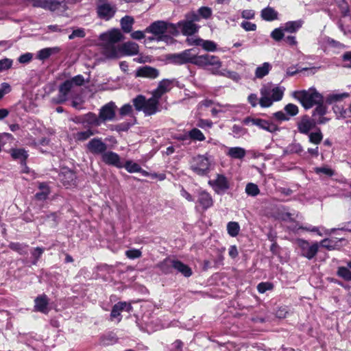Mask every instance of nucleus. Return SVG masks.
I'll use <instances>...</instances> for the list:
<instances>
[{"mask_svg":"<svg viewBox=\"0 0 351 351\" xmlns=\"http://www.w3.org/2000/svg\"><path fill=\"white\" fill-rule=\"evenodd\" d=\"M102 53L108 58H118L122 56H134L138 53V45L136 43L127 42L121 45L119 42L122 34L119 29H112L99 36Z\"/></svg>","mask_w":351,"mask_h":351,"instance_id":"f257e3e1","label":"nucleus"},{"mask_svg":"<svg viewBox=\"0 0 351 351\" xmlns=\"http://www.w3.org/2000/svg\"><path fill=\"white\" fill-rule=\"evenodd\" d=\"M190 169L199 176H207L215 167L213 156L208 152L197 154L189 162Z\"/></svg>","mask_w":351,"mask_h":351,"instance_id":"f03ea898","label":"nucleus"},{"mask_svg":"<svg viewBox=\"0 0 351 351\" xmlns=\"http://www.w3.org/2000/svg\"><path fill=\"white\" fill-rule=\"evenodd\" d=\"M285 88L283 86H273L271 84L263 86L261 90L258 104L262 108L270 107L274 102L280 101Z\"/></svg>","mask_w":351,"mask_h":351,"instance_id":"7ed1b4c3","label":"nucleus"},{"mask_svg":"<svg viewBox=\"0 0 351 351\" xmlns=\"http://www.w3.org/2000/svg\"><path fill=\"white\" fill-rule=\"evenodd\" d=\"M291 95L299 101L305 109H309L323 101L322 95L315 88H309L307 90H295L292 93Z\"/></svg>","mask_w":351,"mask_h":351,"instance_id":"20e7f679","label":"nucleus"},{"mask_svg":"<svg viewBox=\"0 0 351 351\" xmlns=\"http://www.w3.org/2000/svg\"><path fill=\"white\" fill-rule=\"evenodd\" d=\"M133 105L137 111H142L146 116H151L158 112L159 110L158 102L154 98L146 97L142 95H137L132 99Z\"/></svg>","mask_w":351,"mask_h":351,"instance_id":"39448f33","label":"nucleus"},{"mask_svg":"<svg viewBox=\"0 0 351 351\" xmlns=\"http://www.w3.org/2000/svg\"><path fill=\"white\" fill-rule=\"evenodd\" d=\"M199 21V17L195 12H190L185 14V19L178 23V26L182 34L184 36H191L197 33L199 26L195 23Z\"/></svg>","mask_w":351,"mask_h":351,"instance_id":"423d86ee","label":"nucleus"},{"mask_svg":"<svg viewBox=\"0 0 351 351\" xmlns=\"http://www.w3.org/2000/svg\"><path fill=\"white\" fill-rule=\"evenodd\" d=\"M145 32L154 34V36L148 38V40L150 41H165L168 39V36L167 35V25L165 21H158L154 22L146 28Z\"/></svg>","mask_w":351,"mask_h":351,"instance_id":"0eeeda50","label":"nucleus"},{"mask_svg":"<svg viewBox=\"0 0 351 351\" xmlns=\"http://www.w3.org/2000/svg\"><path fill=\"white\" fill-rule=\"evenodd\" d=\"M195 65L203 68L210 66V71L213 74H217L218 69L222 66V62L217 56L209 54L198 56L195 62Z\"/></svg>","mask_w":351,"mask_h":351,"instance_id":"6e6552de","label":"nucleus"},{"mask_svg":"<svg viewBox=\"0 0 351 351\" xmlns=\"http://www.w3.org/2000/svg\"><path fill=\"white\" fill-rule=\"evenodd\" d=\"M96 10L99 18L105 21L111 19L117 12L116 6L108 0H97Z\"/></svg>","mask_w":351,"mask_h":351,"instance_id":"1a4fd4ad","label":"nucleus"},{"mask_svg":"<svg viewBox=\"0 0 351 351\" xmlns=\"http://www.w3.org/2000/svg\"><path fill=\"white\" fill-rule=\"evenodd\" d=\"M208 184L217 194H224L230 189V181L222 174H217L216 178L208 181Z\"/></svg>","mask_w":351,"mask_h":351,"instance_id":"9d476101","label":"nucleus"},{"mask_svg":"<svg viewBox=\"0 0 351 351\" xmlns=\"http://www.w3.org/2000/svg\"><path fill=\"white\" fill-rule=\"evenodd\" d=\"M86 148L93 155H101L107 150L108 145L102 141L101 138H93L86 145Z\"/></svg>","mask_w":351,"mask_h":351,"instance_id":"9b49d317","label":"nucleus"},{"mask_svg":"<svg viewBox=\"0 0 351 351\" xmlns=\"http://www.w3.org/2000/svg\"><path fill=\"white\" fill-rule=\"evenodd\" d=\"M243 123L246 125L251 123L271 133L278 130V128L276 124L258 118L247 117L243 120Z\"/></svg>","mask_w":351,"mask_h":351,"instance_id":"f8f14e48","label":"nucleus"},{"mask_svg":"<svg viewBox=\"0 0 351 351\" xmlns=\"http://www.w3.org/2000/svg\"><path fill=\"white\" fill-rule=\"evenodd\" d=\"M117 106L113 101H110L103 106L99 112L102 123L112 121L115 118Z\"/></svg>","mask_w":351,"mask_h":351,"instance_id":"ddd939ff","label":"nucleus"},{"mask_svg":"<svg viewBox=\"0 0 351 351\" xmlns=\"http://www.w3.org/2000/svg\"><path fill=\"white\" fill-rule=\"evenodd\" d=\"M102 161L108 165L114 166L117 168H123V162H122L120 156L117 153L107 150L101 156Z\"/></svg>","mask_w":351,"mask_h":351,"instance_id":"4468645a","label":"nucleus"},{"mask_svg":"<svg viewBox=\"0 0 351 351\" xmlns=\"http://www.w3.org/2000/svg\"><path fill=\"white\" fill-rule=\"evenodd\" d=\"M315 126V121H312L308 115L302 116L297 122L298 130L302 134H308Z\"/></svg>","mask_w":351,"mask_h":351,"instance_id":"2eb2a0df","label":"nucleus"},{"mask_svg":"<svg viewBox=\"0 0 351 351\" xmlns=\"http://www.w3.org/2000/svg\"><path fill=\"white\" fill-rule=\"evenodd\" d=\"M58 176L60 181L66 188L76 185V175L73 171L64 169Z\"/></svg>","mask_w":351,"mask_h":351,"instance_id":"dca6fc26","label":"nucleus"},{"mask_svg":"<svg viewBox=\"0 0 351 351\" xmlns=\"http://www.w3.org/2000/svg\"><path fill=\"white\" fill-rule=\"evenodd\" d=\"M300 247L302 249V254L308 259H312L317 253L319 245L317 243L310 245L306 241H300Z\"/></svg>","mask_w":351,"mask_h":351,"instance_id":"f3484780","label":"nucleus"},{"mask_svg":"<svg viewBox=\"0 0 351 351\" xmlns=\"http://www.w3.org/2000/svg\"><path fill=\"white\" fill-rule=\"evenodd\" d=\"M132 308V307L130 304L125 302H119L113 306L110 317L111 319L118 318V322H119L121 320V317H120L121 313L123 311L130 312Z\"/></svg>","mask_w":351,"mask_h":351,"instance_id":"a211bd4d","label":"nucleus"},{"mask_svg":"<svg viewBox=\"0 0 351 351\" xmlns=\"http://www.w3.org/2000/svg\"><path fill=\"white\" fill-rule=\"evenodd\" d=\"M80 123L87 126H99L101 121L99 116L93 112H88L80 118Z\"/></svg>","mask_w":351,"mask_h":351,"instance_id":"6ab92c4d","label":"nucleus"},{"mask_svg":"<svg viewBox=\"0 0 351 351\" xmlns=\"http://www.w3.org/2000/svg\"><path fill=\"white\" fill-rule=\"evenodd\" d=\"M197 202L204 210H207L213 205V200L210 194L204 190L198 191Z\"/></svg>","mask_w":351,"mask_h":351,"instance_id":"aec40b11","label":"nucleus"},{"mask_svg":"<svg viewBox=\"0 0 351 351\" xmlns=\"http://www.w3.org/2000/svg\"><path fill=\"white\" fill-rule=\"evenodd\" d=\"M34 310L47 314L49 312V299L45 294L40 295L34 300Z\"/></svg>","mask_w":351,"mask_h":351,"instance_id":"412c9836","label":"nucleus"},{"mask_svg":"<svg viewBox=\"0 0 351 351\" xmlns=\"http://www.w3.org/2000/svg\"><path fill=\"white\" fill-rule=\"evenodd\" d=\"M158 75L159 71L156 69L149 66L139 67L136 73V77H148L150 79H155Z\"/></svg>","mask_w":351,"mask_h":351,"instance_id":"4be33fe9","label":"nucleus"},{"mask_svg":"<svg viewBox=\"0 0 351 351\" xmlns=\"http://www.w3.org/2000/svg\"><path fill=\"white\" fill-rule=\"evenodd\" d=\"M73 90V87L71 82L68 80L64 82L59 87V93L58 95V103H62L67 100L69 94Z\"/></svg>","mask_w":351,"mask_h":351,"instance_id":"5701e85b","label":"nucleus"},{"mask_svg":"<svg viewBox=\"0 0 351 351\" xmlns=\"http://www.w3.org/2000/svg\"><path fill=\"white\" fill-rule=\"evenodd\" d=\"M226 154L232 159H243L246 155V151L241 147H226Z\"/></svg>","mask_w":351,"mask_h":351,"instance_id":"b1692460","label":"nucleus"},{"mask_svg":"<svg viewBox=\"0 0 351 351\" xmlns=\"http://www.w3.org/2000/svg\"><path fill=\"white\" fill-rule=\"evenodd\" d=\"M175 261L176 260L169 258H165L163 261L158 265V267L163 274H171L174 269Z\"/></svg>","mask_w":351,"mask_h":351,"instance_id":"393cba45","label":"nucleus"},{"mask_svg":"<svg viewBox=\"0 0 351 351\" xmlns=\"http://www.w3.org/2000/svg\"><path fill=\"white\" fill-rule=\"evenodd\" d=\"M278 13L273 8L267 6L261 12V18L267 21H272L278 19Z\"/></svg>","mask_w":351,"mask_h":351,"instance_id":"a878e982","label":"nucleus"},{"mask_svg":"<svg viewBox=\"0 0 351 351\" xmlns=\"http://www.w3.org/2000/svg\"><path fill=\"white\" fill-rule=\"evenodd\" d=\"M97 133V130L88 128L86 130L76 132L74 134V138L77 141H85Z\"/></svg>","mask_w":351,"mask_h":351,"instance_id":"bb28decb","label":"nucleus"},{"mask_svg":"<svg viewBox=\"0 0 351 351\" xmlns=\"http://www.w3.org/2000/svg\"><path fill=\"white\" fill-rule=\"evenodd\" d=\"M272 66L269 62H264L258 66L255 71V76L256 78L262 79L266 76L271 71Z\"/></svg>","mask_w":351,"mask_h":351,"instance_id":"cd10ccee","label":"nucleus"},{"mask_svg":"<svg viewBox=\"0 0 351 351\" xmlns=\"http://www.w3.org/2000/svg\"><path fill=\"white\" fill-rule=\"evenodd\" d=\"M174 269L181 273L185 277H189L192 275L191 269L182 262L176 260Z\"/></svg>","mask_w":351,"mask_h":351,"instance_id":"c85d7f7f","label":"nucleus"},{"mask_svg":"<svg viewBox=\"0 0 351 351\" xmlns=\"http://www.w3.org/2000/svg\"><path fill=\"white\" fill-rule=\"evenodd\" d=\"M38 189L40 191L36 193L35 198L40 201L45 200L50 193L49 187L47 184L42 182L39 184Z\"/></svg>","mask_w":351,"mask_h":351,"instance_id":"c756f323","label":"nucleus"},{"mask_svg":"<svg viewBox=\"0 0 351 351\" xmlns=\"http://www.w3.org/2000/svg\"><path fill=\"white\" fill-rule=\"evenodd\" d=\"M188 135L190 139V143H191L192 141H204L206 139L203 132L196 128L188 131Z\"/></svg>","mask_w":351,"mask_h":351,"instance_id":"7c9ffc66","label":"nucleus"},{"mask_svg":"<svg viewBox=\"0 0 351 351\" xmlns=\"http://www.w3.org/2000/svg\"><path fill=\"white\" fill-rule=\"evenodd\" d=\"M123 167L129 172V173H141L143 175H147V173L143 170L141 166L134 162L131 160H128L123 164Z\"/></svg>","mask_w":351,"mask_h":351,"instance_id":"2f4dec72","label":"nucleus"},{"mask_svg":"<svg viewBox=\"0 0 351 351\" xmlns=\"http://www.w3.org/2000/svg\"><path fill=\"white\" fill-rule=\"evenodd\" d=\"M303 152V147L299 143H292L289 144L283 150L284 155H289L293 154H300Z\"/></svg>","mask_w":351,"mask_h":351,"instance_id":"473e14b6","label":"nucleus"},{"mask_svg":"<svg viewBox=\"0 0 351 351\" xmlns=\"http://www.w3.org/2000/svg\"><path fill=\"white\" fill-rule=\"evenodd\" d=\"M349 95H350L348 93H330L327 95V97H326V102L328 104H332L334 103L340 101L345 98L348 97Z\"/></svg>","mask_w":351,"mask_h":351,"instance_id":"72a5a7b5","label":"nucleus"},{"mask_svg":"<svg viewBox=\"0 0 351 351\" xmlns=\"http://www.w3.org/2000/svg\"><path fill=\"white\" fill-rule=\"evenodd\" d=\"M184 56V59L187 63H191L195 64L196 59L198 58L197 52L195 49H186L181 52Z\"/></svg>","mask_w":351,"mask_h":351,"instance_id":"f704fd0d","label":"nucleus"},{"mask_svg":"<svg viewBox=\"0 0 351 351\" xmlns=\"http://www.w3.org/2000/svg\"><path fill=\"white\" fill-rule=\"evenodd\" d=\"M332 110L338 119L350 118L348 108H345L340 104H335Z\"/></svg>","mask_w":351,"mask_h":351,"instance_id":"c9c22d12","label":"nucleus"},{"mask_svg":"<svg viewBox=\"0 0 351 351\" xmlns=\"http://www.w3.org/2000/svg\"><path fill=\"white\" fill-rule=\"evenodd\" d=\"M332 110L338 119L350 118L348 108H345L340 104H335Z\"/></svg>","mask_w":351,"mask_h":351,"instance_id":"e433bc0d","label":"nucleus"},{"mask_svg":"<svg viewBox=\"0 0 351 351\" xmlns=\"http://www.w3.org/2000/svg\"><path fill=\"white\" fill-rule=\"evenodd\" d=\"M303 22L301 20L289 21L284 25V30L287 32L293 33L297 32L302 25Z\"/></svg>","mask_w":351,"mask_h":351,"instance_id":"4c0bfd02","label":"nucleus"},{"mask_svg":"<svg viewBox=\"0 0 351 351\" xmlns=\"http://www.w3.org/2000/svg\"><path fill=\"white\" fill-rule=\"evenodd\" d=\"M11 156L14 159L19 160L22 164L25 163V160L28 156L27 152L24 149H12Z\"/></svg>","mask_w":351,"mask_h":351,"instance_id":"58836bf2","label":"nucleus"},{"mask_svg":"<svg viewBox=\"0 0 351 351\" xmlns=\"http://www.w3.org/2000/svg\"><path fill=\"white\" fill-rule=\"evenodd\" d=\"M60 48L58 47H51V48H45L38 51V58L39 60H44L48 58L53 53H56L59 52Z\"/></svg>","mask_w":351,"mask_h":351,"instance_id":"ea45409f","label":"nucleus"},{"mask_svg":"<svg viewBox=\"0 0 351 351\" xmlns=\"http://www.w3.org/2000/svg\"><path fill=\"white\" fill-rule=\"evenodd\" d=\"M134 19L132 17L125 16L121 20V26L123 31L125 33H129L132 31Z\"/></svg>","mask_w":351,"mask_h":351,"instance_id":"a19ab883","label":"nucleus"},{"mask_svg":"<svg viewBox=\"0 0 351 351\" xmlns=\"http://www.w3.org/2000/svg\"><path fill=\"white\" fill-rule=\"evenodd\" d=\"M343 239L337 240V238L333 239H325L320 242V245L328 250H332L337 248V243L341 241Z\"/></svg>","mask_w":351,"mask_h":351,"instance_id":"79ce46f5","label":"nucleus"},{"mask_svg":"<svg viewBox=\"0 0 351 351\" xmlns=\"http://www.w3.org/2000/svg\"><path fill=\"white\" fill-rule=\"evenodd\" d=\"M9 247L22 255H25L28 253V245L24 243H11L9 245Z\"/></svg>","mask_w":351,"mask_h":351,"instance_id":"37998d69","label":"nucleus"},{"mask_svg":"<svg viewBox=\"0 0 351 351\" xmlns=\"http://www.w3.org/2000/svg\"><path fill=\"white\" fill-rule=\"evenodd\" d=\"M216 75L226 77L230 78L235 82H239L241 80V77L238 73H237L235 71H230L226 70V69L222 70V71L218 69V72L217 73Z\"/></svg>","mask_w":351,"mask_h":351,"instance_id":"c03bdc74","label":"nucleus"},{"mask_svg":"<svg viewBox=\"0 0 351 351\" xmlns=\"http://www.w3.org/2000/svg\"><path fill=\"white\" fill-rule=\"evenodd\" d=\"M227 231L230 236L237 237L240 231V226L237 222L230 221L227 224Z\"/></svg>","mask_w":351,"mask_h":351,"instance_id":"a18cd8bd","label":"nucleus"},{"mask_svg":"<svg viewBox=\"0 0 351 351\" xmlns=\"http://www.w3.org/2000/svg\"><path fill=\"white\" fill-rule=\"evenodd\" d=\"M308 135L309 141L315 145L319 144L323 139V134L319 128H318L315 132H311Z\"/></svg>","mask_w":351,"mask_h":351,"instance_id":"49530a36","label":"nucleus"},{"mask_svg":"<svg viewBox=\"0 0 351 351\" xmlns=\"http://www.w3.org/2000/svg\"><path fill=\"white\" fill-rule=\"evenodd\" d=\"M314 171L317 175H325L328 177H332L335 175V171L328 166L317 167L314 168Z\"/></svg>","mask_w":351,"mask_h":351,"instance_id":"de8ad7c7","label":"nucleus"},{"mask_svg":"<svg viewBox=\"0 0 351 351\" xmlns=\"http://www.w3.org/2000/svg\"><path fill=\"white\" fill-rule=\"evenodd\" d=\"M245 191L249 196L252 197H256L260 193L258 185L252 182L247 184Z\"/></svg>","mask_w":351,"mask_h":351,"instance_id":"09e8293b","label":"nucleus"},{"mask_svg":"<svg viewBox=\"0 0 351 351\" xmlns=\"http://www.w3.org/2000/svg\"><path fill=\"white\" fill-rule=\"evenodd\" d=\"M195 13L199 15V19L201 18L208 19L211 16L213 12L211 8L206 6H203L199 8L197 10V12Z\"/></svg>","mask_w":351,"mask_h":351,"instance_id":"8fccbe9b","label":"nucleus"},{"mask_svg":"<svg viewBox=\"0 0 351 351\" xmlns=\"http://www.w3.org/2000/svg\"><path fill=\"white\" fill-rule=\"evenodd\" d=\"M201 47L206 51H215L217 50V44L209 40L202 39Z\"/></svg>","mask_w":351,"mask_h":351,"instance_id":"3c124183","label":"nucleus"},{"mask_svg":"<svg viewBox=\"0 0 351 351\" xmlns=\"http://www.w3.org/2000/svg\"><path fill=\"white\" fill-rule=\"evenodd\" d=\"M117 339L114 334H108L101 337V343L104 346H109L115 343Z\"/></svg>","mask_w":351,"mask_h":351,"instance_id":"603ef678","label":"nucleus"},{"mask_svg":"<svg viewBox=\"0 0 351 351\" xmlns=\"http://www.w3.org/2000/svg\"><path fill=\"white\" fill-rule=\"evenodd\" d=\"M46 8L50 10L54 11L60 8V5L64 3V0H45Z\"/></svg>","mask_w":351,"mask_h":351,"instance_id":"864d4df0","label":"nucleus"},{"mask_svg":"<svg viewBox=\"0 0 351 351\" xmlns=\"http://www.w3.org/2000/svg\"><path fill=\"white\" fill-rule=\"evenodd\" d=\"M317 106L314 109L312 114V117H317V116L325 115L327 112V108L322 102L316 104Z\"/></svg>","mask_w":351,"mask_h":351,"instance_id":"5fc2aeb1","label":"nucleus"},{"mask_svg":"<svg viewBox=\"0 0 351 351\" xmlns=\"http://www.w3.org/2000/svg\"><path fill=\"white\" fill-rule=\"evenodd\" d=\"M337 274L346 280H351V271L349 267H340L338 269Z\"/></svg>","mask_w":351,"mask_h":351,"instance_id":"6e6d98bb","label":"nucleus"},{"mask_svg":"<svg viewBox=\"0 0 351 351\" xmlns=\"http://www.w3.org/2000/svg\"><path fill=\"white\" fill-rule=\"evenodd\" d=\"M232 132L234 137L239 138L245 135L247 130L241 125H234L232 128Z\"/></svg>","mask_w":351,"mask_h":351,"instance_id":"4d7b16f0","label":"nucleus"},{"mask_svg":"<svg viewBox=\"0 0 351 351\" xmlns=\"http://www.w3.org/2000/svg\"><path fill=\"white\" fill-rule=\"evenodd\" d=\"M169 60L171 62L176 64H186V61L184 59V56H182V53H174L171 54L169 56Z\"/></svg>","mask_w":351,"mask_h":351,"instance_id":"13d9d810","label":"nucleus"},{"mask_svg":"<svg viewBox=\"0 0 351 351\" xmlns=\"http://www.w3.org/2000/svg\"><path fill=\"white\" fill-rule=\"evenodd\" d=\"M173 138L183 143V145H190V139L188 135V131L183 133L176 134L173 136Z\"/></svg>","mask_w":351,"mask_h":351,"instance_id":"bf43d9fd","label":"nucleus"},{"mask_svg":"<svg viewBox=\"0 0 351 351\" xmlns=\"http://www.w3.org/2000/svg\"><path fill=\"white\" fill-rule=\"evenodd\" d=\"M284 27L276 28L271 33V37L276 41H280L284 36Z\"/></svg>","mask_w":351,"mask_h":351,"instance_id":"052dcab7","label":"nucleus"},{"mask_svg":"<svg viewBox=\"0 0 351 351\" xmlns=\"http://www.w3.org/2000/svg\"><path fill=\"white\" fill-rule=\"evenodd\" d=\"M286 113L290 116H295L298 113V107L293 104H289L284 108Z\"/></svg>","mask_w":351,"mask_h":351,"instance_id":"680f3d73","label":"nucleus"},{"mask_svg":"<svg viewBox=\"0 0 351 351\" xmlns=\"http://www.w3.org/2000/svg\"><path fill=\"white\" fill-rule=\"evenodd\" d=\"M67 80L71 82L73 88L75 86H80L84 83V78L82 75H77Z\"/></svg>","mask_w":351,"mask_h":351,"instance_id":"e2e57ef3","label":"nucleus"},{"mask_svg":"<svg viewBox=\"0 0 351 351\" xmlns=\"http://www.w3.org/2000/svg\"><path fill=\"white\" fill-rule=\"evenodd\" d=\"M335 1L338 3L342 15L343 16H348L349 14L350 10L348 3L345 1V0H339Z\"/></svg>","mask_w":351,"mask_h":351,"instance_id":"0e129e2a","label":"nucleus"},{"mask_svg":"<svg viewBox=\"0 0 351 351\" xmlns=\"http://www.w3.org/2000/svg\"><path fill=\"white\" fill-rule=\"evenodd\" d=\"M126 256L130 259L140 258L142 255L141 252L137 249H132L125 252Z\"/></svg>","mask_w":351,"mask_h":351,"instance_id":"69168bd1","label":"nucleus"},{"mask_svg":"<svg viewBox=\"0 0 351 351\" xmlns=\"http://www.w3.org/2000/svg\"><path fill=\"white\" fill-rule=\"evenodd\" d=\"M273 289V285L270 282H261L257 285L258 291L261 293H264L265 291L268 290H271Z\"/></svg>","mask_w":351,"mask_h":351,"instance_id":"338daca9","label":"nucleus"},{"mask_svg":"<svg viewBox=\"0 0 351 351\" xmlns=\"http://www.w3.org/2000/svg\"><path fill=\"white\" fill-rule=\"evenodd\" d=\"M171 86V82L169 80H163L160 82L158 87L160 90H162L163 93H167L170 90Z\"/></svg>","mask_w":351,"mask_h":351,"instance_id":"774afa93","label":"nucleus"}]
</instances>
